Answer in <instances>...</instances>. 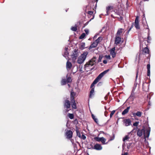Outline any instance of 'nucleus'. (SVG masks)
<instances>
[{
  "label": "nucleus",
  "mask_w": 155,
  "mask_h": 155,
  "mask_svg": "<svg viewBox=\"0 0 155 155\" xmlns=\"http://www.w3.org/2000/svg\"><path fill=\"white\" fill-rule=\"evenodd\" d=\"M96 58L94 57L85 64L84 69L86 72H88L93 69L92 66L94 65L96 62Z\"/></svg>",
  "instance_id": "nucleus-1"
},
{
  "label": "nucleus",
  "mask_w": 155,
  "mask_h": 155,
  "mask_svg": "<svg viewBox=\"0 0 155 155\" xmlns=\"http://www.w3.org/2000/svg\"><path fill=\"white\" fill-rule=\"evenodd\" d=\"M150 128L149 127L147 128L146 131L143 129H139L137 131V135L138 136L141 137L143 134L145 138L148 137L150 135Z\"/></svg>",
  "instance_id": "nucleus-2"
},
{
  "label": "nucleus",
  "mask_w": 155,
  "mask_h": 155,
  "mask_svg": "<svg viewBox=\"0 0 155 155\" xmlns=\"http://www.w3.org/2000/svg\"><path fill=\"white\" fill-rule=\"evenodd\" d=\"M109 71V70H107L100 74L94 81L93 83L91 84V87H92L95 84H97L104 76Z\"/></svg>",
  "instance_id": "nucleus-3"
},
{
  "label": "nucleus",
  "mask_w": 155,
  "mask_h": 155,
  "mask_svg": "<svg viewBox=\"0 0 155 155\" xmlns=\"http://www.w3.org/2000/svg\"><path fill=\"white\" fill-rule=\"evenodd\" d=\"M88 54L87 51H85L81 54L78 58L77 60L78 63L79 64L83 63L85 60Z\"/></svg>",
  "instance_id": "nucleus-4"
},
{
  "label": "nucleus",
  "mask_w": 155,
  "mask_h": 155,
  "mask_svg": "<svg viewBox=\"0 0 155 155\" xmlns=\"http://www.w3.org/2000/svg\"><path fill=\"white\" fill-rule=\"evenodd\" d=\"M79 55L78 52L77 50L74 49L71 55V57L73 60H75Z\"/></svg>",
  "instance_id": "nucleus-5"
},
{
  "label": "nucleus",
  "mask_w": 155,
  "mask_h": 155,
  "mask_svg": "<svg viewBox=\"0 0 155 155\" xmlns=\"http://www.w3.org/2000/svg\"><path fill=\"white\" fill-rule=\"evenodd\" d=\"M123 124L125 126H128L131 125V121L129 119H125L123 120Z\"/></svg>",
  "instance_id": "nucleus-6"
},
{
  "label": "nucleus",
  "mask_w": 155,
  "mask_h": 155,
  "mask_svg": "<svg viewBox=\"0 0 155 155\" xmlns=\"http://www.w3.org/2000/svg\"><path fill=\"white\" fill-rule=\"evenodd\" d=\"M134 26L137 29H139L140 28V27L139 25V18L138 16H137L136 17L134 22Z\"/></svg>",
  "instance_id": "nucleus-7"
},
{
  "label": "nucleus",
  "mask_w": 155,
  "mask_h": 155,
  "mask_svg": "<svg viewBox=\"0 0 155 155\" xmlns=\"http://www.w3.org/2000/svg\"><path fill=\"white\" fill-rule=\"evenodd\" d=\"M73 133L71 130H67L65 133V135L67 138L68 139L71 138L72 137Z\"/></svg>",
  "instance_id": "nucleus-8"
},
{
  "label": "nucleus",
  "mask_w": 155,
  "mask_h": 155,
  "mask_svg": "<svg viewBox=\"0 0 155 155\" xmlns=\"http://www.w3.org/2000/svg\"><path fill=\"white\" fill-rule=\"evenodd\" d=\"M92 148L97 150H101L102 149V147L101 144L97 143L94 146V147H92Z\"/></svg>",
  "instance_id": "nucleus-9"
},
{
  "label": "nucleus",
  "mask_w": 155,
  "mask_h": 155,
  "mask_svg": "<svg viewBox=\"0 0 155 155\" xmlns=\"http://www.w3.org/2000/svg\"><path fill=\"white\" fill-rule=\"evenodd\" d=\"M69 50V47L68 46L66 47L65 48L64 52L63 55L67 59V57L69 54L68 52Z\"/></svg>",
  "instance_id": "nucleus-10"
},
{
  "label": "nucleus",
  "mask_w": 155,
  "mask_h": 155,
  "mask_svg": "<svg viewBox=\"0 0 155 155\" xmlns=\"http://www.w3.org/2000/svg\"><path fill=\"white\" fill-rule=\"evenodd\" d=\"M115 48L114 47L110 51V53L113 58H114L116 56V54L115 52Z\"/></svg>",
  "instance_id": "nucleus-11"
},
{
  "label": "nucleus",
  "mask_w": 155,
  "mask_h": 155,
  "mask_svg": "<svg viewBox=\"0 0 155 155\" xmlns=\"http://www.w3.org/2000/svg\"><path fill=\"white\" fill-rule=\"evenodd\" d=\"M130 137L128 135H126L123 138V141L124 142L122 145L123 147H124L125 146V142L127 141H128Z\"/></svg>",
  "instance_id": "nucleus-12"
},
{
  "label": "nucleus",
  "mask_w": 155,
  "mask_h": 155,
  "mask_svg": "<svg viewBox=\"0 0 155 155\" xmlns=\"http://www.w3.org/2000/svg\"><path fill=\"white\" fill-rule=\"evenodd\" d=\"M135 98V93L133 92V90L132 91L131 94L129 97V98L127 99V100H130L131 101H133Z\"/></svg>",
  "instance_id": "nucleus-13"
},
{
  "label": "nucleus",
  "mask_w": 155,
  "mask_h": 155,
  "mask_svg": "<svg viewBox=\"0 0 155 155\" xmlns=\"http://www.w3.org/2000/svg\"><path fill=\"white\" fill-rule=\"evenodd\" d=\"M64 107L67 109L69 108L70 107V104L68 100H66L65 101Z\"/></svg>",
  "instance_id": "nucleus-14"
},
{
  "label": "nucleus",
  "mask_w": 155,
  "mask_h": 155,
  "mask_svg": "<svg viewBox=\"0 0 155 155\" xmlns=\"http://www.w3.org/2000/svg\"><path fill=\"white\" fill-rule=\"evenodd\" d=\"M121 41V38L119 36H116L115 39V43L117 45L120 43Z\"/></svg>",
  "instance_id": "nucleus-15"
},
{
  "label": "nucleus",
  "mask_w": 155,
  "mask_h": 155,
  "mask_svg": "<svg viewBox=\"0 0 155 155\" xmlns=\"http://www.w3.org/2000/svg\"><path fill=\"white\" fill-rule=\"evenodd\" d=\"M113 8V7L111 6H108L106 8V12L107 14L105 15H108L110 13V11L112 10Z\"/></svg>",
  "instance_id": "nucleus-16"
},
{
  "label": "nucleus",
  "mask_w": 155,
  "mask_h": 155,
  "mask_svg": "<svg viewBox=\"0 0 155 155\" xmlns=\"http://www.w3.org/2000/svg\"><path fill=\"white\" fill-rule=\"evenodd\" d=\"M72 66L71 63L68 61L66 63V68L68 71L70 69Z\"/></svg>",
  "instance_id": "nucleus-17"
},
{
  "label": "nucleus",
  "mask_w": 155,
  "mask_h": 155,
  "mask_svg": "<svg viewBox=\"0 0 155 155\" xmlns=\"http://www.w3.org/2000/svg\"><path fill=\"white\" fill-rule=\"evenodd\" d=\"M71 101V103H72L71 106L74 109H76V104L74 99H73Z\"/></svg>",
  "instance_id": "nucleus-18"
},
{
  "label": "nucleus",
  "mask_w": 155,
  "mask_h": 155,
  "mask_svg": "<svg viewBox=\"0 0 155 155\" xmlns=\"http://www.w3.org/2000/svg\"><path fill=\"white\" fill-rule=\"evenodd\" d=\"M97 43L94 41L90 46L89 47V49H90L92 48L96 47L97 45Z\"/></svg>",
  "instance_id": "nucleus-19"
},
{
  "label": "nucleus",
  "mask_w": 155,
  "mask_h": 155,
  "mask_svg": "<svg viewBox=\"0 0 155 155\" xmlns=\"http://www.w3.org/2000/svg\"><path fill=\"white\" fill-rule=\"evenodd\" d=\"M130 109V107H127L126 109H125L122 112V114L123 115H124L127 113Z\"/></svg>",
  "instance_id": "nucleus-20"
},
{
  "label": "nucleus",
  "mask_w": 155,
  "mask_h": 155,
  "mask_svg": "<svg viewBox=\"0 0 155 155\" xmlns=\"http://www.w3.org/2000/svg\"><path fill=\"white\" fill-rule=\"evenodd\" d=\"M103 38L101 37H99L96 40H95V41L98 44L99 43L101 42Z\"/></svg>",
  "instance_id": "nucleus-21"
},
{
  "label": "nucleus",
  "mask_w": 155,
  "mask_h": 155,
  "mask_svg": "<svg viewBox=\"0 0 155 155\" xmlns=\"http://www.w3.org/2000/svg\"><path fill=\"white\" fill-rule=\"evenodd\" d=\"M149 49L147 47L144 48L143 49V52L145 53L148 54L149 53Z\"/></svg>",
  "instance_id": "nucleus-22"
},
{
  "label": "nucleus",
  "mask_w": 155,
  "mask_h": 155,
  "mask_svg": "<svg viewBox=\"0 0 155 155\" xmlns=\"http://www.w3.org/2000/svg\"><path fill=\"white\" fill-rule=\"evenodd\" d=\"M124 30V29H123V28H121L119 29L117 31V35H120L122 33L123 31Z\"/></svg>",
  "instance_id": "nucleus-23"
},
{
  "label": "nucleus",
  "mask_w": 155,
  "mask_h": 155,
  "mask_svg": "<svg viewBox=\"0 0 155 155\" xmlns=\"http://www.w3.org/2000/svg\"><path fill=\"white\" fill-rule=\"evenodd\" d=\"M75 95V93L73 91H71V100L73 99H73H74V97Z\"/></svg>",
  "instance_id": "nucleus-24"
},
{
  "label": "nucleus",
  "mask_w": 155,
  "mask_h": 155,
  "mask_svg": "<svg viewBox=\"0 0 155 155\" xmlns=\"http://www.w3.org/2000/svg\"><path fill=\"white\" fill-rule=\"evenodd\" d=\"M142 113L140 111H137L136 113H135L134 114V116L135 115L139 117H140L141 116Z\"/></svg>",
  "instance_id": "nucleus-25"
},
{
  "label": "nucleus",
  "mask_w": 155,
  "mask_h": 155,
  "mask_svg": "<svg viewBox=\"0 0 155 155\" xmlns=\"http://www.w3.org/2000/svg\"><path fill=\"white\" fill-rule=\"evenodd\" d=\"M101 142L103 144H106L107 143H105V142L106 141V139L105 138H104V137H101Z\"/></svg>",
  "instance_id": "nucleus-26"
},
{
  "label": "nucleus",
  "mask_w": 155,
  "mask_h": 155,
  "mask_svg": "<svg viewBox=\"0 0 155 155\" xmlns=\"http://www.w3.org/2000/svg\"><path fill=\"white\" fill-rule=\"evenodd\" d=\"M94 92V88H92L91 89V91L90 92V97H92V95H94L93 94Z\"/></svg>",
  "instance_id": "nucleus-27"
},
{
  "label": "nucleus",
  "mask_w": 155,
  "mask_h": 155,
  "mask_svg": "<svg viewBox=\"0 0 155 155\" xmlns=\"http://www.w3.org/2000/svg\"><path fill=\"white\" fill-rule=\"evenodd\" d=\"M80 47V48L81 49H83L85 48V43H81Z\"/></svg>",
  "instance_id": "nucleus-28"
},
{
  "label": "nucleus",
  "mask_w": 155,
  "mask_h": 155,
  "mask_svg": "<svg viewBox=\"0 0 155 155\" xmlns=\"http://www.w3.org/2000/svg\"><path fill=\"white\" fill-rule=\"evenodd\" d=\"M71 29L74 31H76L77 30V25H75L74 26L72 27Z\"/></svg>",
  "instance_id": "nucleus-29"
},
{
  "label": "nucleus",
  "mask_w": 155,
  "mask_h": 155,
  "mask_svg": "<svg viewBox=\"0 0 155 155\" xmlns=\"http://www.w3.org/2000/svg\"><path fill=\"white\" fill-rule=\"evenodd\" d=\"M67 83L66 80L65 79H62L61 81V84L62 85H64Z\"/></svg>",
  "instance_id": "nucleus-30"
},
{
  "label": "nucleus",
  "mask_w": 155,
  "mask_h": 155,
  "mask_svg": "<svg viewBox=\"0 0 155 155\" xmlns=\"http://www.w3.org/2000/svg\"><path fill=\"white\" fill-rule=\"evenodd\" d=\"M68 116L71 119H73L74 117V116L73 114H70V113L68 114Z\"/></svg>",
  "instance_id": "nucleus-31"
},
{
  "label": "nucleus",
  "mask_w": 155,
  "mask_h": 155,
  "mask_svg": "<svg viewBox=\"0 0 155 155\" xmlns=\"http://www.w3.org/2000/svg\"><path fill=\"white\" fill-rule=\"evenodd\" d=\"M92 118L94 119V120L96 123H97V122H98V119L95 117V116L93 114H92Z\"/></svg>",
  "instance_id": "nucleus-32"
},
{
  "label": "nucleus",
  "mask_w": 155,
  "mask_h": 155,
  "mask_svg": "<svg viewBox=\"0 0 155 155\" xmlns=\"http://www.w3.org/2000/svg\"><path fill=\"white\" fill-rule=\"evenodd\" d=\"M76 131L77 133V136L79 137H81V135L80 132H79L78 129H76Z\"/></svg>",
  "instance_id": "nucleus-33"
},
{
  "label": "nucleus",
  "mask_w": 155,
  "mask_h": 155,
  "mask_svg": "<svg viewBox=\"0 0 155 155\" xmlns=\"http://www.w3.org/2000/svg\"><path fill=\"white\" fill-rule=\"evenodd\" d=\"M86 35V34L85 33H83L80 36L79 38L80 39H82L84 38Z\"/></svg>",
  "instance_id": "nucleus-34"
},
{
  "label": "nucleus",
  "mask_w": 155,
  "mask_h": 155,
  "mask_svg": "<svg viewBox=\"0 0 155 155\" xmlns=\"http://www.w3.org/2000/svg\"><path fill=\"white\" fill-rule=\"evenodd\" d=\"M94 139L95 140L98 142L101 141V137L100 138L97 137H94Z\"/></svg>",
  "instance_id": "nucleus-35"
},
{
  "label": "nucleus",
  "mask_w": 155,
  "mask_h": 155,
  "mask_svg": "<svg viewBox=\"0 0 155 155\" xmlns=\"http://www.w3.org/2000/svg\"><path fill=\"white\" fill-rule=\"evenodd\" d=\"M147 27L146 28V29H147L148 30L147 36H150V29H149L148 26L147 24Z\"/></svg>",
  "instance_id": "nucleus-36"
},
{
  "label": "nucleus",
  "mask_w": 155,
  "mask_h": 155,
  "mask_svg": "<svg viewBox=\"0 0 155 155\" xmlns=\"http://www.w3.org/2000/svg\"><path fill=\"white\" fill-rule=\"evenodd\" d=\"M67 83H69L71 81V79L70 77H69L67 78L66 80Z\"/></svg>",
  "instance_id": "nucleus-37"
},
{
  "label": "nucleus",
  "mask_w": 155,
  "mask_h": 155,
  "mask_svg": "<svg viewBox=\"0 0 155 155\" xmlns=\"http://www.w3.org/2000/svg\"><path fill=\"white\" fill-rule=\"evenodd\" d=\"M147 42H148V43H149L150 41L151 40V37H150V36H147Z\"/></svg>",
  "instance_id": "nucleus-38"
},
{
  "label": "nucleus",
  "mask_w": 155,
  "mask_h": 155,
  "mask_svg": "<svg viewBox=\"0 0 155 155\" xmlns=\"http://www.w3.org/2000/svg\"><path fill=\"white\" fill-rule=\"evenodd\" d=\"M115 111L114 110L112 111V112H111L110 115V117H111L113 115V114L115 113Z\"/></svg>",
  "instance_id": "nucleus-39"
},
{
  "label": "nucleus",
  "mask_w": 155,
  "mask_h": 155,
  "mask_svg": "<svg viewBox=\"0 0 155 155\" xmlns=\"http://www.w3.org/2000/svg\"><path fill=\"white\" fill-rule=\"evenodd\" d=\"M138 122H136L133 124V126L137 127L138 126Z\"/></svg>",
  "instance_id": "nucleus-40"
},
{
  "label": "nucleus",
  "mask_w": 155,
  "mask_h": 155,
  "mask_svg": "<svg viewBox=\"0 0 155 155\" xmlns=\"http://www.w3.org/2000/svg\"><path fill=\"white\" fill-rule=\"evenodd\" d=\"M105 57L107 59H110V56L109 55H105Z\"/></svg>",
  "instance_id": "nucleus-41"
},
{
  "label": "nucleus",
  "mask_w": 155,
  "mask_h": 155,
  "mask_svg": "<svg viewBox=\"0 0 155 155\" xmlns=\"http://www.w3.org/2000/svg\"><path fill=\"white\" fill-rule=\"evenodd\" d=\"M82 139L83 140H85L86 138V136L83 134H82L81 137Z\"/></svg>",
  "instance_id": "nucleus-42"
},
{
  "label": "nucleus",
  "mask_w": 155,
  "mask_h": 155,
  "mask_svg": "<svg viewBox=\"0 0 155 155\" xmlns=\"http://www.w3.org/2000/svg\"><path fill=\"white\" fill-rule=\"evenodd\" d=\"M84 31L87 35H88V34L89 32V30L88 29H85Z\"/></svg>",
  "instance_id": "nucleus-43"
},
{
  "label": "nucleus",
  "mask_w": 155,
  "mask_h": 155,
  "mask_svg": "<svg viewBox=\"0 0 155 155\" xmlns=\"http://www.w3.org/2000/svg\"><path fill=\"white\" fill-rule=\"evenodd\" d=\"M147 70H150V64H148L147 65Z\"/></svg>",
  "instance_id": "nucleus-44"
},
{
  "label": "nucleus",
  "mask_w": 155,
  "mask_h": 155,
  "mask_svg": "<svg viewBox=\"0 0 155 155\" xmlns=\"http://www.w3.org/2000/svg\"><path fill=\"white\" fill-rule=\"evenodd\" d=\"M150 70H147V75L148 76H150Z\"/></svg>",
  "instance_id": "nucleus-45"
},
{
  "label": "nucleus",
  "mask_w": 155,
  "mask_h": 155,
  "mask_svg": "<svg viewBox=\"0 0 155 155\" xmlns=\"http://www.w3.org/2000/svg\"><path fill=\"white\" fill-rule=\"evenodd\" d=\"M93 12L92 11H88V14L90 15H92L93 14Z\"/></svg>",
  "instance_id": "nucleus-46"
},
{
  "label": "nucleus",
  "mask_w": 155,
  "mask_h": 155,
  "mask_svg": "<svg viewBox=\"0 0 155 155\" xmlns=\"http://www.w3.org/2000/svg\"><path fill=\"white\" fill-rule=\"evenodd\" d=\"M107 62V60H104L103 61V63L104 64H106Z\"/></svg>",
  "instance_id": "nucleus-47"
},
{
  "label": "nucleus",
  "mask_w": 155,
  "mask_h": 155,
  "mask_svg": "<svg viewBox=\"0 0 155 155\" xmlns=\"http://www.w3.org/2000/svg\"><path fill=\"white\" fill-rule=\"evenodd\" d=\"M104 99L105 100H107V95L106 96L104 97Z\"/></svg>",
  "instance_id": "nucleus-48"
},
{
  "label": "nucleus",
  "mask_w": 155,
  "mask_h": 155,
  "mask_svg": "<svg viewBox=\"0 0 155 155\" xmlns=\"http://www.w3.org/2000/svg\"><path fill=\"white\" fill-rule=\"evenodd\" d=\"M138 71H137L136 76V79L137 78V77H138Z\"/></svg>",
  "instance_id": "nucleus-49"
},
{
  "label": "nucleus",
  "mask_w": 155,
  "mask_h": 155,
  "mask_svg": "<svg viewBox=\"0 0 155 155\" xmlns=\"http://www.w3.org/2000/svg\"><path fill=\"white\" fill-rule=\"evenodd\" d=\"M133 27V25L131 27H130V29H129L128 30V32H129L130 30H131V28H132Z\"/></svg>",
  "instance_id": "nucleus-50"
},
{
  "label": "nucleus",
  "mask_w": 155,
  "mask_h": 155,
  "mask_svg": "<svg viewBox=\"0 0 155 155\" xmlns=\"http://www.w3.org/2000/svg\"><path fill=\"white\" fill-rule=\"evenodd\" d=\"M122 155H127V153H125L124 154H122Z\"/></svg>",
  "instance_id": "nucleus-51"
},
{
  "label": "nucleus",
  "mask_w": 155,
  "mask_h": 155,
  "mask_svg": "<svg viewBox=\"0 0 155 155\" xmlns=\"http://www.w3.org/2000/svg\"><path fill=\"white\" fill-rule=\"evenodd\" d=\"M80 71H81V72H83V71L82 70V68H81V69H80Z\"/></svg>",
  "instance_id": "nucleus-52"
},
{
  "label": "nucleus",
  "mask_w": 155,
  "mask_h": 155,
  "mask_svg": "<svg viewBox=\"0 0 155 155\" xmlns=\"http://www.w3.org/2000/svg\"><path fill=\"white\" fill-rule=\"evenodd\" d=\"M96 37V36H94V39Z\"/></svg>",
  "instance_id": "nucleus-53"
},
{
  "label": "nucleus",
  "mask_w": 155,
  "mask_h": 155,
  "mask_svg": "<svg viewBox=\"0 0 155 155\" xmlns=\"http://www.w3.org/2000/svg\"><path fill=\"white\" fill-rule=\"evenodd\" d=\"M129 32H128V31H127V33L128 34V33H129Z\"/></svg>",
  "instance_id": "nucleus-54"
},
{
  "label": "nucleus",
  "mask_w": 155,
  "mask_h": 155,
  "mask_svg": "<svg viewBox=\"0 0 155 155\" xmlns=\"http://www.w3.org/2000/svg\"><path fill=\"white\" fill-rule=\"evenodd\" d=\"M98 0H96V2H97L98 1Z\"/></svg>",
  "instance_id": "nucleus-55"
},
{
  "label": "nucleus",
  "mask_w": 155,
  "mask_h": 155,
  "mask_svg": "<svg viewBox=\"0 0 155 155\" xmlns=\"http://www.w3.org/2000/svg\"><path fill=\"white\" fill-rule=\"evenodd\" d=\"M68 111H69V110H67V112H68Z\"/></svg>",
  "instance_id": "nucleus-56"
},
{
  "label": "nucleus",
  "mask_w": 155,
  "mask_h": 155,
  "mask_svg": "<svg viewBox=\"0 0 155 155\" xmlns=\"http://www.w3.org/2000/svg\"><path fill=\"white\" fill-rule=\"evenodd\" d=\"M127 148L128 149H129V147H128V146H127Z\"/></svg>",
  "instance_id": "nucleus-57"
},
{
  "label": "nucleus",
  "mask_w": 155,
  "mask_h": 155,
  "mask_svg": "<svg viewBox=\"0 0 155 155\" xmlns=\"http://www.w3.org/2000/svg\"><path fill=\"white\" fill-rule=\"evenodd\" d=\"M109 94V92H108V95Z\"/></svg>",
  "instance_id": "nucleus-58"
},
{
  "label": "nucleus",
  "mask_w": 155,
  "mask_h": 155,
  "mask_svg": "<svg viewBox=\"0 0 155 155\" xmlns=\"http://www.w3.org/2000/svg\"><path fill=\"white\" fill-rule=\"evenodd\" d=\"M68 86H69V87H70V85H69V84H68Z\"/></svg>",
  "instance_id": "nucleus-59"
}]
</instances>
